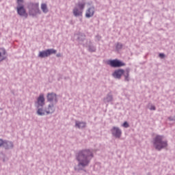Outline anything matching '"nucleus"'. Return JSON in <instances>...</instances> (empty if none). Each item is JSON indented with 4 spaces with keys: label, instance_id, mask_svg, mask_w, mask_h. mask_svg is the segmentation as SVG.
<instances>
[{
    "label": "nucleus",
    "instance_id": "obj_1",
    "mask_svg": "<svg viewBox=\"0 0 175 175\" xmlns=\"http://www.w3.org/2000/svg\"><path fill=\"white\" fill-rule=\"evenodd\" d=\"M93 157L92 151L84 150L78 154L77 159L79 162V165H81V166H87Z\"/></svg>",
    "mask_w": 175,
    "mask_h": 175
},
{
    "label": "nucleus",
    "instance_id": "obj_2",
    "mask_svg": "<svg viewBox=\"0 0 175 175\" xmlns=\"http://www.w3.org/2000/svg\"><path fill=\"white\" fill-rule=\"evenodd\" d=\"M153 146L156 150H161L167 147V142L164 140L163 136L157 135L153 140Z\"/></svg>",
    "mask_w": 175,
    "mask_h": 175
},
{
    "label": "nucleus",
    "instance_id": "obj_3",
    "mask_svg": "<svg viewBox=\"0 0 175 175\" xmlns=\"http://www.w3.org/2000/svg\"><path fill=\"white\" fill-rule=\"evenodd\" d=\"M130 70L126 68L124 70L123 68H118V70H115L113 72V76L115 79H121L122 76L124 75L125 81H129Z\"/></svg>",
    "mask_w": 175,
    "mask_h": 175
},
{
    "label": "nucleus",
    "instance_id": "obj_4",
    "mask_svg": "<svg viewBox=\"0 0 175 175\" xmlns=\"http://www.w3.org/2000/svg\"><path fill=\"white\" fill-rule=\"evenodd\" d=\"M85 4V1H79L77 4H76V7L73 9V14L75 16H82Z\"/></svg>",
    "mask_w": 175,
    "mask_h": 175
},
{
    "label": "nucleus",
    "instance_id": "obj_5",
    "mask_svg": "<svg viewBox=\"0 0 175 175\" xmlns=\"http://www.w3.org/2000/svg\"><path fill=\"white\" fill-rule=\"evenodd\" d=\"M29 14L32 16H35L38 14H40V10L39 9V3H31L28 5Z\"/></svg>",
    "mask_w": 175,
    "mask_h": 175
},
{
    "label": "nucleus",
    "instance_id": "obj_6",
    "mask_svg": "<svg viewBox=\"0 0 175 175\" xmlns=\"http://www.w3.org/2000/svg\"><path fill=\"white\" fill-rule=\"evenodd\" d=\"M22 3H24V0H17V12L19 15H21L23 16H25V18H27L28 14Z\"/></svg>",
    "mask_w": 175,
    "mask_h": 175
},
{
    "label": "nucleus",
    "instance_id": "obj_7",
    "mask_svg": "<svg viewBox=\"0 0 175 175\" xmlns=\"http://www.w3.org/2000/svg\"><path fill=\"white\" fill-rule=\"evenodd\" d=\"M55 111V107L53 105H49L48 109L44 111L42 109H38V114L39 116H44V114H51L52 113H54Z\"/></svg>",
    "mask_w": 175,
    "mask_h": 175
},
{
    "label": "nucleus",
    "instance_id": "obj_8",
    "mask_svg": "<svg viewBox=\"0 0 175 175\" xmlns=\"http://www.w3.org/2000/svg\"><path fill=\"white\" fill-rule=\"evenodd\" d=\"M108 64L111 66V67H122V66H125V63L119 60L118 59H113L111 60H108Z\"/></svg>",
    "mask_w": 175,
    "mask_h": 175
},
{
    "label": "nucleus",
    "instance_id": "obj_9",
    "mask_svg": "<svg viewBox=\"0 0 175 175\" xmlns=\"http://www.w3.org/2000/svg\"><path fill=\"white\" fill-rule=\"evenodd\" d=\"M56 49H46V51H40L38 55L40 56V57H46L51 55V53H56Z\"/></svg>",
    "mask_w": 175,
    "mask_h": 175
},
{
    "label": "nucleus",
    "instance_id": "obj_10",
    "mask_svg": "<svg viewBox=\"0 0 175 175\" xmlns=\"http://www.w3.org/2000/svg\"><path fill=\"white\" fill-rule=\"evenodd\" d=\"M2 146H3L5 149H8L12 148L14 145L12 142H7L0 139V147Z\"/></svg>",
    "mask_w": 175,
    "mask_h": 175
},
{
    "label": "nucleus",
    "instance_id": "obj_11",
    "mask_svg": "<svg viewBox=\"0 0 175 175\" xmlns=\"http://www.w3.org/2000/svg\"><path fill=\"white\" fill-rule=\"evenodd\" d=\"M111 133L113 136H115V137H120L122 135V131H120L119 128L113 126V128L111 129Z\"/></svg>",
    "mask_w": 175,
    "mask_h": 175
},
{
    "label": "nucleus",
    "instance_id": "obj_12",
    "mask_svg": "<svg viewBox=\"0 0 175 175\" xmlns=\"http://www.w3.org/2000/svg\"><path fill=\"white\" fill-rule=\"evenodd\" d=\"M94 12H95L94 7H90L89 8H88V10H86V12H85L86 18H91V16H93Z\"/></svg>",
    "mask_w": 175,
    "mask_h": 175
},
{
    "label": "nucleus",
    "instance_id": "obj_13",
    "mask_svg": "<svg viewBox=\"0 0 175 175\" xmlns=\"http://www.w3.org/2000/svg\"><path fill=\"white\" fill-rule=\"evenodd\" d=\"M7 59V51L5 48H0V62Z\"/></svg>",
    "mask_w": 175,
    "mask_h": 175
},
{
    "label": "nucleus",
    "instance_id": "obj_14",
    "mask_svg": "<svg viewBox=\"0 0 175 175\" xmlns=\"http://www.w3.org/2000/svg\"><path fill=\"white\" fill-rule=\"evenodd\" d=\"M37 104H38V107L40 106L43 107L45 105V99H44V94H40L39 98H38L37 100Z\"/></svg>",
    "mask_w": 175,
    "mask_h": 175
},
{
    "label": "nucleus",
    "instance_id": "obj_15",
    "mask_svg": "<svg viewBox=\"0 0 175 175\" xmlns=\"http://www.w3.org/2000/svg\"><path fill=\"white\" fill-rule=\"evenodd\" d=\"M47 99L49 102H57V94L55 93H48Z\"/></svg>",
    "mask_w": 175,
    "mask_h": 175
},
{
    "label": "nucleus",
    "instance_id": "obj_16",
    "mask_svg": "<svg viewBox=\"0 0 175 175\" xmlns=\"http://www.w3.org/2000/svg\"><path fill=\"white\" fill-rule=\"evenodd\" d=\"M41 10L43 11V12L46 13L49 11V8H47V4L46 3H42L41 4Z\"/></svg>",
    "mask_w": 175,
    "mask_h": 175
},
{
    "label": "nucleus",
    "instance_id": "obj_17",
    "mask_svg": "<svg viewBox=\"0 0 175 175\" xmlns=\"http://www.w3.org/2000/svg\"><path fill=\"white\" fill-rule=\"evenodd\" d=\"M76 126L77 128H85L86 126L85 122H78L77 121L76 122Z\"/></svg>",
    "mask_w": 175,
    "mask_h": 175
},
{
    "label": "nucleus",
    "instance_id": "obj_18",
    "mask_svg": "<svg viewBox=\"0 0 175 175\" xmlns=\"http://www.w3.org/2000/svg\"><path fill=\"white\" fill-rule=\"evenodd\" d=\"M124 128H129V125L128 124V122H124L123 125H122Z\"/></svg>",
    "mask_w": 175,
    "mask_h": 175
},
{
    "label": "nucleus",
    "instance_id": "obj_19",
    "mask_svg": "<svg viewBox=\"0 0 175 175\" xmlns=\"http://www.w3.org/2000/svg\"><path fill=\"white\" fill-rule=\"evenodd\" d=\"M122 44H117L116 47L117 48H122Z\"/></svg>",
    "mask_w": 175,
    "mask_h": 175
},
{
    "label": "nucleus",
    "instance_id": "obj_20",
    "mask_svg": "<svg viewBox=\"0 0 175 175\" xmlns=\"http://www.w3.org/2000/svg\"><path fill=\"white\" fill-rule=\"evenodd\" d=\"M160 57H165V53H159Z\"/></svg>",
    "mask_w": 175,
    "mask_h": 175
},
{
    "label": "nucleus",
    "instance_id": "obj_21",
    "mask_svg": "<svg viewBox=\"0 0 175 175\" xmlns=\"http://www.w3.org/2000/svg\"><path fill=\"white\" fill-rule=\"evenodd\" d=\"M155 109H156L155 106H151L150 108V110H155Z\"/></svg>",
    "mask_w": 175,
    "mask_h": 175
},
{
    "label": "nucleus",
    "instance_id": "obj_22",
    "mask_svg": "<svg viewBox=\"0 0 175 175\" xmlns=\"http://www.w3.org/2000/svg\"><path fill=\"white\" fill-rule=\"evenodd\" d=\"M60 55H61L60 53L57 54V56H60Z\"/></svg>",
    "mask_w": 175,
    "mask_h": 175
}]
</instances>
